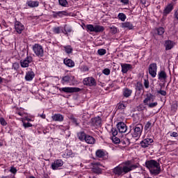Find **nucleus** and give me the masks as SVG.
Listing matches in <instances>:
<instances>
[{
    "label": "nucleus",
    "mask_w": 178,
    "mask_h": 178,
    "mask_svg": "<svg viewBox=\"0 0 178 178\" xmlns=\"http://www.w3.org/2000/svg\"><path fill=\"white\" fill-rule=\"evenodd\" d=\"M102 120L99 117H95L91 119V124L95 127H99L101 126V123Z\"/></svg>",
    "instance_id": "nucleus-17"
},
{
    "label": "nucleus",
    "mask_w": 178,
    "mask_h": 178,
    "mask_svg": "<svg viewBox=\"0 0 178 178\" xmlns=\"http://www.w3.org/2000/svg\"><path fill=\"white\" fill-rule=\"evenodd\" d=\"M63 16H67V12L58 11V17H63Z\"/></svg>",
    "instance_id": "nucleus-46"
},
{
    "label": "nucleus",
    "mask_w": 178,
    "mask_h": 178,
    "mask_svg": "<svg viewBox=\"0 0 178 178\" xmlns=\"http://www.w3.org/2000/svg\"><path fill=\"white\" fill-rule=\"evenodd\" d=\"M143 124H137L133 127V131L131 132V136L133 138H140L143 133Z\"/></svg>",
    "instance_id": "nucleus-4"
},
{
    "label": "nucleus",
    "mask_w": 178,
    "mask_h": 178,
    "mask_svg": "<svg viewBox=\"0 0 178 178\" xmlns=\"http://www.w3.org/2000/svg\"><path fill=\"white\" fill-rule=\"evenodd\" d=\"M63 63L65 65V66H67V67H74L75 65L74 61L70 58H65L63 60Z\"/></svg>",
    "instance_id": "nucleus-23"
},
{
    "label": "nucleus",
    "mask_w": 178,
    "mask_h": 178,
    "mask_svg": "<svg viewBox=\"0 0 178 178\" xmlns=\"http://www.w3.org/2000/svg\"><path fill=\"white\" fill-rule=\"evenodd\" d=\"M158 35H163L165 33V29L163 27H159L156 29Z\"/></svg>",
    "instance_id": "nucleus-35"
},
{
    "label": "nucleus",
    "mask_w": 178,
    "mask_h": 178,
    "mask_svg": "<svg viewBox=\"0 0 178 178\" xmlns=\"http://www.w3.org/2000/svg\"><path fill=\"white\" fill-rule=\"evenodd\" d=\"M38 116H40V118H41L42 119H45L46 115L45 114L42 113V114H38Z\"/></svg>",
    "instance_id": "nucleus-63"
},
{
    "label": "nucleus",
    "mask_w": 178,
    "mask_h": 178,
    "mask_svg": "<svg viewBox=\"0 0 178 178\" xmlns=\"http://www.w3.org/2000/svg\"><path fill=\"white\" fill-rule=\"evenodd\" d=\"M117 129L119 133H126V131H127V126H126L124 122H118L117 124Z\"/></svg>",
    "instance_id": "nucleus-14"
},
{
    "label": "nucleus",
    "mask_w": 178,
    "mask_h": 178,
    "mask_svg": "<svg viewBox=\"0 0 178 178\" xmlns=\"http://www.w3.org/2000/svg\"><path fill=\"white\" fill-rule=\"evenodd\" d=\"M111 140L114 144H119L122 141L119 138L116 136H112Z\"/></svg>",
    "instance_id": "nucleus-44"
},
{
    "label": "nucleus",
    "mask_w": 178,
    "mask_h": 178,
    "mask_svg": "<svg viewBox=\"0 0 178 178\" xmlns=\"http://www.w3.org/2000/svg\"><path fill=\"white\" fill-rule=\"evenodd\" d=\"M23 127L24 129H29V127H33V124L30 122H23Z\"/></svg>",
    "instance_id": "nucleus-47"
},
{
    "label": "nucleus",
    "mask_w": 178,
    "mask_h": 178,
    "mask_svg": "<svg viewBox=\"0 0 178 178\" xmlns=\"http://www.w3.org/2000/svg\"><path fill=\"white\" fill-rule=\"evenodd\" d=\"M15 29L17 34H22V33H23V31L24 30V25H23V24H22V22L19 21H15Z\"/></svg>",
    "instance_id": "nucleus-12"
},
{
    "label": "nucleus",
    "mask_w": 178,
    "mask_h": 178,
    "mask_svg": "<svg viewBox=\"0 0 178 178\" xmlns=\"http://www.w3.org/2000/svg\"><path fill=\"white\" fill-rule=\"evenodd\" d=\"M86 30L91 33H103L105 31V28L101 25H95L94 26L92 24H87Z\"/></svg>",
    "instance_id": "nucleus-3"
},
{
    "label": "nucleus",
    "mask_w": 178,
    "mask_h": 178,
    "mask_svg": "<svg viewBox=\"0 0 178 178\" xmlns=\"http://www.w3.org/2000/svg\"><path fill=\"white\" fill-rule=\"evenodd\" d=\"M87 136V134L83 131L77 133V137L80 141H84Z\"/></svg>",
    "instance_id": "nucleus-26"
},
{
    "label": "nucleus",
    "mask_w": 178,
    "mask_h": 178,
    "mask_svg": "<svg viewBox=\"0 0 178 178\" xmlns=\"http://www.w3.org/2000/svg\"><path fill=\"white\" fill-rule=\"evenodd\" d=\"M164 47H165V51H170L175 47V42L167 40L164 42Z\"/></svg>",
    "instance_id": "nucleus-18"
},
{
    "label": "nucleus",
    "mask_w": 178,
    "mask_h": 178,
    "mask_svg": "<svg viewBox=\"0 0 178 178\" xmlns=\"http://www.w3.org/2000/svg\"><path fill=\"white\" fill-rule=\"evenodd\" d=\"M53 33H54V34H60L61 33H63V27L57 26L53 28Z\"/></svg>",
    "instance_id": "nucleus-32"
},
{
    "label": "nucleus",
    "mask_w": 178,
    "mask_h": 178,
    "mask_svg": "<svg viewBox=\"0 0 178 178\" xmlns=\"http://www.w3.org/2000/svg\"><path fill=\"white\" fill-rule=\"evenodd\" d=\"M58 3H59V5L60 6H63V8H66V6L69 5L67 0H58Z\"/></svg>",
    "instance_id": "nucleus-37"
},
{
    "label": "nucleus",
    "mask_w": 178,
    "mask_h": 178,
    "mask_svg": "<svg viewBox=\"0 0 178 178\" xmlns=\"http://www.w3.org/2000/svg\"><path fill=\"white\" fill-rule=\"evenodd\" d=\"M33 62V56L27 55V56L24 60H20L19 63L21 67H29L30 66V63Z\"/></svg>",
    "instance_id": "nucleus-9"
},
{
    "label": "nucleus",
    "mask_w": 178,
    "mask_h": 178,
    "mask_svg": "<svg viewBox=\"0 0 178 178\" xmlns=\"http://www.w3.org/2000/svg\"><path fill=\"white\" fill-rule=\"evenodd\" d=\"M120 2L124 5H129V0H120Z\"/></svg>",
    "instance_id": "nucleus-61"
},
{
    "label": "nucleus",
    "mask_w": 178,
    "mask_h": 178,
    "mask_svg": "<svg viewBox=\"0 0 178 178\" xmlns=\"http://www.w3.org/2000/svg\"><path fill=\"white\" fill-rule=\"evenodd\" d=\"M69 119L71 120L72 123L74 124L76 127L80 125V122H79V120L76 117H74L73 115H70L69 116Z\"/></svg>",
    "instance_id": "nucleus-27"
},
{
    "label": "nucleus",
    "mask_w": 178,
    "mask_h": 178,
    "mask_svg": "<svg viewBox=\"0 0 178 178\" xmlns=\"http://www.w3.org/2000/svg\"><path fill=\"white\" fill-rule=\"evenodd\" d=\"M52 13H53V17H54V18L59 17V11H58V12L52 11Z\"/></svg>",
    "instance_id": "nucleus-56"
},
{
    "label": "nucleus",
    "mask_w": 178,
    "mask_h": 178,
    "mask_svg": "<svg viewBox=\"0 0 178 178\" xmlns=\"http://www.w3.org/2000/svg\"><path fill=\"white\" fill-rule=\"evenodd\" d=\"M10 173H13V175H16V173H17V169H16V168H15V167H11L10 169Z\"/></svg>",
    "instance_id": "nucleus-52"
},
{
    "label": "nucleus",
    "mask_w": 178,
    "mask_h": 178,
    "mask_svg": "<svg viewBox=\"0 0 178 178\" xmlns=\"http://www.w3.org/2000/svg\"><path fill=\"white\" fill-rule=\"evenodd\" d=\"M174 17H175L178 20V8L175 10Z\"/></svg>",
    "instance_id": "nucleus-59"
},
{
    "label": "nucleus",
    "mask_w": 178,
    "mask_h": 178,
    "mask_svg": "<svg viewBox=\"0 0 178 178\" xmlns=\"http://www.w3.org/2000/svg\"><path fill=\"white\" fill-rule=\"evenodd\" d=\"M92 173H95L96 175H102V169L101 168H104V165L101 164L99 162L92 163Z\"/></svg>",
    "instance_id": "nucleus-6"
},
{
    "label": "nucleus",
    "mask_w": 178,
    "mask_h": 178,
    "mask_svg": "<svg viewBox=\"0 0 178 178\" xmlns=\"http://www.w3.org/2000/svg\"><path fill=\"white\" fill-rule=\"evenodd\" d=\"M118 17L122 22H124V20H126V15L123 13H120Z\"/></svg>",
    "instance_id": "nucleus-40"
},
{
    "label": "nucleus",
    "mask_w": 178,
    "mask_h": 178,
    "mask_svg": "<svg viewBox=\"0 0 178 178\" xmlns=\"http://www.w3.org/2000/svg\"><path fill=\"white\" fill-rule=\"evenodd\" d=\"M19 67H20V64H19V63H13L12 69H13L15 72H17L19 70Z\"/></svg>",
    "instance_id": "nucleus-42"
},
{
    "label": "nucleus",
    "mask_w": 178,
    "mask_h": 178,
    "mask_svg": "<svg viewBox=\"0 0 178 178\" xmlns=\"http://www.w3.org/2000/svg\"><path fill=\"white\" fill-rule=\"evenodd\" d=\"M122 27L124 29H128L129 30H133V29H134V26L133 25V24L129 22L122 23Z\"/></svg>",
    "instance_id": "nucleus-28"
},
{
    "label": "nucleus",
    "mask_w": 178,
    "mask_h": 178,
    "mask_svg": "<svg viewBox=\"0 0 178 178\" xmlns=\"http://www.w3.org/2000/svg\"><path fill=\"white\" fill-rule=\"evenodd\" d=\"M144 86L146 88H149V81L145 79L144 80Z\"/></svg>",
    "instance_id": "nucleus-55"
},
{
    "label": "nucleus",
    "mask_w": 178,
    "mask_h": 178,
    "mask_svg": "<svg viewBox=\"0 0 178 178\" xmlns=\"http://www.w3.org/2000/svg\"><path fill=\"white\" fill-rule=\"evenodd\" d=\"M84 141H86L87 144H95V138L90 135L86 136Z\"/></svg>",
    "instance_id": "nucleus-25"
},
{
    "label": "nucleus",
    "mask_w": 178,
    "mask_h": 178,
    "mask_svg": "<svg viewBox=\"0 0 178 178\" xmlns=\"http://www.w3.org/2000/svg\"><path fill=\"white\" fill-rule=\"evenodd\" d=\"M154 143V139L151 138H146L140 142V145L143 148H147L149 145H151Z\"/></svg>",
    "instance_id": "nucleus-13"
},
{
    "label": "nucleus",
    "mask_w": 178,
    "mask_h": 178,
    "mask_svg": "<svg viewBox=\"0 0 178 178\" xmlns=\"http://www.w3.org/2000/svg\"><path fill=\"white\" fill-rule=\"evenodd\" d=\"M149 101H154V96L152 95V94L147 95L146 98L143 100V104H145V105H147Z\"/></svg>",
    "instance_id": "nucleus-29"
},
{
    "label": "nucleus",
    "mask_w": 178,
    "mask_h": 178,
    "mask_svg": "<svg viewBox=\"0 0 178 178\" xmlns=\"http://www.w3.org/2000/svg\"><path fill=\"white\" fill-rule=\"evenodd\" d=\"M71 80L72 79L70 78V76L66 75L62 78V80H61L62 84H69V83H70Z\"/></svg>",
    "instance_id": "nucleus-31"
},
{
    "label": "nucleus",
    "mask_w": 178,
    "mask_h": 178,
    "mask_svg": "<svg viewBox=\"0 0 178 178\" xmlns=\"http://www.w3.org/2000/svg\"><path fill=\"white\" fill-rule=\"evenodd\" d=\"M144 88V86H143V83L138 82L136 85V90L137 91H141Z\"/></svg>",
    "instance_id": "nucleus-41"
},
{
    "label": "nucleus",
    "mask_w": 178,
    "mask_h": 178,
    "mask_svg": "<svg viewBox=\"0 0 178 178\" xmlns=\"http://www.w3.org/2000/svg\"><path fill=\"white\" fill-rule=\"evenodd\" d=\"M145 109V106H144L143 104H140L139 106H137V110L139 112H141Z\"/></svg>",
    "instance_id": "nucleus-51"
},
{
    "label": "nucleus",
    "mask_w": 178,
    "mask_h": 178,
    "mask_svg": "<svg viewBox=\"0 0 178 178\" xmlns=\"http://www.w3.org/2000/svg\"><path fill=\"white\" fill-rule=\"evenodd\" d=\"M66 54H72L73 52V47L70 45H67L63 47Z\"/></svg>",
    "instance_id": "nucleus-34"
},
{
    "label": "nucleus",
    "mask_w": 178,
    "mask_h": 178,
    "mask_svg": "<svg viewBox=\"0 0 178 178\" xmlns=\"http://www.w3.org/2000/svg\"><path fill=\"white\" fill-rule=\"evenodd\" d=\"M148 70L149 74H150L153 79H155V77H156V72L158 71V65H156V63L149 64Z\"/></svg>",
    "instance_id": "nucleus-8"
},
{
    "label": "nucleus",
    "mask_w": 178,
    "mask_h": 178,
    "mask_svg": "<svg viewBox=\"0 0 178 178\" xmlns=\"http://www.w3.org/2000/svg\"><path fill=\"white\" fill-rule=\"evenodd\" d=\"M0 123L1 126H6V124H8L6 120H5V118H0Z\"/></svg>",
    "instance_id": "nucleus-50"
},
{
    "label": "nucleus",
    "mask_w": 178,
    "mask_h": 178,
    "mask_svg": "<svg viewBox=\"0 0 178 178\" xmlns=\"http://www.w3.org/2000/svg\"><path fill=\"white\" fill-rule=\"evenodd\" d=\"M131 94H133V90L131 89L124 88L122 90V95L124 98H129V97H131Z\"/></svg>",
    "instance_id": "nucleus-22"
},
{
    "label": "nucleus",
    "mask_w": 178,
    "mask_h": 178,
    "mask_svg": "<svg viewBox=\"0 0 178 178\" xmlns=\"http://www.w3.org/2000/svg\"><path fill=\"white\" fill-rule=\"evenodd\" d=\"M122 67V73L126 74L127 72H129L130 70L133 69V66L131 65V64H121Z\"/></svg>",
    "instance_id": "nucleus-21"
},
{
    "label": "nucleus",
    "mask_w": 178,
    "mask_h": 178,
    "mask_svg": "<svg viewBox=\"0 0 178 178\" xmlns=\"http://www.w3.org/2000/svg\"><path fill=\"white\" fill-rule=\"evenodd\" d=\"M51 119L54 122H63L65 118L60 113H56L51 116Z\"/></svg>",
    "instance_id": "nucleus-20"
},
{
    "label": "nucleus",
    "mask_w": 178,
    "mask_h": 178,
    "mask_svg": "<svg viewBox=\"0 0 178 178\" xmlns=\"http://www.w3.org/2000/svg\"><path fill=\"white\" fill-rule=\"evenodd\" d=\"M106 153L105 152H104V150L102 149H98L96 151V156H97V158H105L106 156Z\"/></svg>",
    "instance_id": "nucleus-30"
},
{
    "label": "nucleus",
    "mask_w": 178,
    "mask_h": 178,
    "mask_svg": "<svg viewBox=\"0 0 178 178\" xmlns=\"http://www.w3.org/2000/svg\"><path fill=\"white\" fill-rule=\"evenodd\" d=\"M111 30V33H112V34H116L118 33V28L115 26H112L110 28Z\"/></svg>",
    "instance_id": "nucleus-45"
},
{
    "label": "nucleus",
    "mask_w": 178,
    "mask_h": 178,
    "mask_svg": "<svg viewBox=\"0 0 178 178\" xmlns=\"http://www.w3.org/2000/svg\"><path fill=\"white\" fill-rule=\"evenodd\" d=\"M170 136L171 137H178V134L177 132H172Z\"/></svg>",
    "instance_id": "nucleus-62"
},
{
    "label": "nucleus",
    "mask_w": 178,
    "mask_h": 178,
    "mask_svg": "<svg viewBox=\"0 0 178 178\" xmlns=\"http://www.w3.org/2000/svg\"><path fill=\"white\" fill-rule=\"evenodd\" d=\"M26 5L29 8H38V6H40V2L37 1H28L26 2Z\"/></svg>",
    "instance_id": "nucleus-24"
},
{
    "label": "nucleus",
    "mask_w": 178,
    "mask_h": 178,
    "mask_svg": "<svg viewBox=\"0 0 178 178\" xmlns=\"http://www.w3.org/2000/svg\"><path fill=\"white\" fill-rule=\"evenodd\" d=\"M63 161L62 159H57L51 163V169L53 170H58L59 168H62L63 166Z\"/></svg>",
    "instance_id": "nucleus-11"
},
{
    "label": "nucleus",
    "mask_w": 178,
    "mask_h": 178,
    "mask_svg": "<svg viewBox=\"0 0 178 178\" xmlns=\"http://www.w3.org/2000/svg\"><path fill=\"white\" fill-rule=\"evenodd\" d=\"M171 110L173 111L174 112H176L177 111V104H172Z\"/></svg>",
    "instance_id": "nucleus-57"
},
{
    "label": "nucleus",
    "mask_w": 178,
    "mask_h": 178,
    "mask_svg": "<svg viewBox=\"0 0 178 178\" xmlns=\"http://www.w3.org/2000/svg\"><path fill=\"white\" fill-rule=\"evenodd\" d=\"M152 129V123L149 121H148L146 124L145 125V131H149Z\"/></svg>",
    "instance_id": "nucleus-36"
},
{
    "label": "nucleus",
    "mask_w": 178,
    "mask_h": 178,
    "mask_svg": "<svg viewBox=\"0 0 178 178\" xmlns=\"http://www.w3.org/2000/svg\"><path fill=\"white\" fill-rule=\"evenodd\" d=\"M34 77H35V74L34 73V72H33L32 70L26 72L25 75L26 81H31L33 79H34Z\"/></svg>",
    "instance_id": "nucleus-19"
},
{
    "label": "nucleus",
    "mask_w": 178,
    "mask_h": 178,
    "mask_svg": "<svg viewBox=\"0 0 178 178\" xmlns=\"http://www.w3.org/2000/svg\"><path fill=\"white\" fill-rule=\"evenodd\" d=\"M32 49L38 58H42L44 56V48L41 44L37 43L33 44Z\"/></svg>",
    "instance_id": "nucleus-5"
},
{
    "label": "nucleus",
    "mask_w": 178,
    "mask_h": 178,
    "mask_svg": "<svg viewBox=\"0 0 178 178\" xmlns=\"http://www.w3.org/2000/svg\"><path fill=\"white\" fill-rule=\"evenodd\" d=\"M59 91L61 92H65L66 94H72L73 92H80L81 89L80 88L65 87L60 88Z\"/></svg>",
    "instance_id": "nucleus-7"
},
{
    "label": "nucleus",
    "mask_w": 178,
    "mask_h": 178,
    "mask_svg": "<svg viewBox=\"0 0 178 178\" xmlns=\"http://www.w3.org/2000/svg\"><path fill=\"white\" fill-rule=\"evenodd\" d=\"M102 73L104 74L106 76H109L111 74V70L109 68H105Z\"/></svg>",
    "instance_id": "nucleus-48"
},
{
    "label": "nucleus",
    "mask_w": 178,
    "mask_h": 178,
    "mask_svg": "<svg viewBox=\"0 0 178 178\" xmlns=\"http://www.w3.org/2000/svg\"><path fill=\"white\" fill-rule=\"evenodd\" d=\"M111 133H112L113 137L118 136V130H116V129L115 128L111 129Z\"/></svg>",
    "instance_id": "nucleus-53"
},
{
    "label": "nucleus",
    "mask_w": 178,
    "mask_h": 178,
    "mask_svg": "<svg viewBox=\"0 0 178 178\" xmlns=\"http://www.w3.org/2000/svg\"><path fill=\"white\" fill-rule=\"evenodd\" d=\"M158 79L160 80V81L166 82V80H168V74H166V72H165V70H161L160 72H159Z\"/></svg>",
    "instance_id": "nucleus-16"
},
{
    "label": "nucleus",
    "mask_w": 178,
    "mask_h": 178,
    "mask_svg": "<svg viewBox=\"0 0 178 178\" xmlns=\"http://www.w3.org/2000/svg\"><path fill=\"white\" fill-rule=\"evenodd\" d=\"M82 119L83 120H88V117H87V114L84 113L83 115H82Z\"/></svg>",
    "instance_id": "nucleus-60"
},
{
    "label": "nucleus",
    "mask_w": 178,
    "mask_h": 178,
    "mask_svg": "<svg viewBox=\"0 0 178 178\" xmlns=\"http://www.w3.org/2000/svg\"><path fill=\"white\" fill-rule=\"evenodd\" d=\"M81 72H88V67H87V65H82L81 67Z\"/></svg>",
    "instance_id": "nucleus-54"
},
{
    "label": "nucleus",
    "mask_w": 178,
    "mask_h": 178,
    "mask_svg": "<svg viewBox=\"0 0 178 178\" xmlns=\"http://www.w3.org/2000/svg\"><path fill=\"white\" fill-rule=\"evenodd\" d=\"M127 106V104L124 102H120L118 104V109L120 111H124V109H126Z\"/></svg>",
    "instance_id": "nucleus-33"
},
{
    "label": "nucleus",
    "mask_w": 178,
    "mask_h": 178,
    "mask_svg": "<svg viewBox=\"0 0 178 178\" xmlns=\"http://www.w3.org/2000/svg\"><path fill=\"white\" fill-rule=\"evenodd\" d=\"M138 168H140V163H136L134 164L133 161L129 160L114 168L113 173H114L115 176H118V177H122V176H124V175H127L131 170H135V169Z\"/></svg>",
    "instance_id": "nucleus-1"
},
{
    "label": "nucleus",
    "mask_w": 178,
    "mask_h": 178,
    "mask_svg": "<svg viewBox=\"0 0 178 178\" xmlns=\"http://www.w3.org/2000/svg\"><path fill=\"white\" fill-rule=\"evenodd\" d=\"M157 92L158 94H161V95H163L164 97L165 95H166V91L165 90H158Z\"/></svg>",
    "instance_id": "nucleus-58"
},
{
    "label": "nucleus",
    "mask_w": 178,
    "mask_h": 178,
    "mask_svg": "<svg viewBox=\"0 0 178 178\" xmlns=\"http://www.w3.org/2000/svg\"><path fill=\"white\" fill-rule=\"evenodd\" d=\"M121 143L124 145H130V139L129 138H124L123 140H121Z\"/></svg>",
    "instance_id": "nucleus-39"
},
{
    "label": "nucleus",
    "mask_w": 178,
    "mask_h": 178,
    "mask_svg": "<svg viewBox=\"0 0 178 178\" xmlns=\"http://www.w3.org/2000/svg\"><path fill=\"white\" fill-rule=\"evenodd\" d=\"M97 54L100 56H104V55H105V54H106V49H99L97 51Z\"/></svg>",
    "instance_id": "nucleus-43"
},
{
    "label": "nucleus",
    "mask_w": 178,
    "mask_h": 178,
    "mask_svg": "<svg viewBox=\"0 0 178 178\" xmlns=\"http://www.w3.org/2000/svg\"><path fill=\"white\" fill-rule=\"evenodd\" d=\"M174 9L173 3H168L163 11V16H168Z\"/></svg>",
    "instance_id": "nucleus-15"
},
{
    "label": "nucleus",
    "mask_w": 178,
    "mask_h": 178,
    "mask_svg": "<svg viewBox=\"0 0 178 178\" xmlns=\"http://www.w3.org/2000/svg\"><path fill=\"white\" fill-rule=\"evenodd\" d=\"M63 34L65 35H67V33H72V27L70 26H67L66 25L64 26V31H63Z\"/></svg>",
    "instance_id": "nucleus-38"
},
{
    "label": "nucleus",
    "mask_w": 178,
    "mask_h": 178,
    "mask_svg": "<svg viewBox=\"0 0 178 178\" xmlns=\"http://www.w3.org/2000/svg\"><path fill=\"white\" fill-rule=\"evenodd\" d=\"M145 166L148 169L152 176H158L162 172L161 164L156 160H147L145 163Z\"/></svg>",
    "instance_id": "nucleus-2"
},
{
    "label": "nucleus",
    "mask_w": 178,
    "mask_h": 178,
    "mask_svg": "<svg viewBox=\"0 0 178 178\" xmlns=\"http://www.w3.org/2000/svg\"><path fill=\"white\" fill-rule=\"evenodd\" d=\"M147 106H148L149 108H155V106H158V102H156L147 104Z\"/></svg>",
    "instance_id": "nucleus-49"
},
{
    "label": "nucleus",
    "mask_w": 178,
    "mask_h": 178,
    "mask_svg": "<svg viewBox=\"0 0 178 178\" xmlns=\"http://www.w3.org/2000/svg\"><path fill=\"white\" fill-rule=\"evenodd\" d=\"M83 83L84 86H88V87H95V86H97L95 79L92 76L85 78L83 80Z\"/></svg>",
    "instance_id": "nucleus-10"
},
{
    "label": "nucleus",
    "mask_w": 178,
    "mask_h": 178,
    "mask_svg": "<svg viewBox=\"0 0 178 178\" xmlns=\"http://www.w3.org/2000/svg\"><path fill=\"white\" fill-rule=\"evenodd\" d=\"M140 2L143 5H145V3H147V0H140Z\"/></svg>",
    "instance_id": "nucleus-64"
}]
</instances>
